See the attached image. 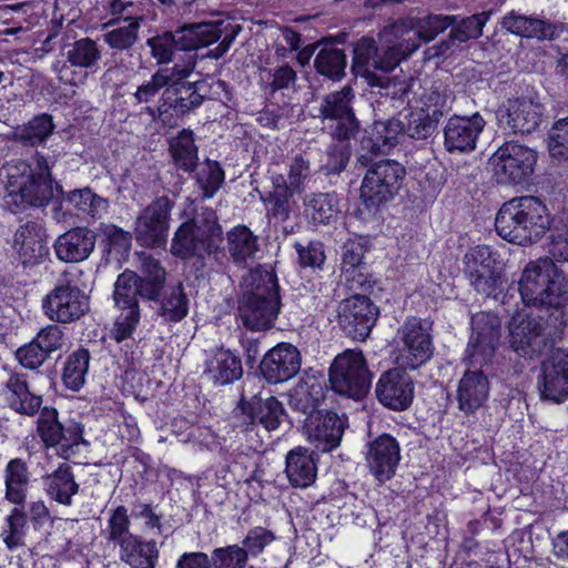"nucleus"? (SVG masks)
I'll use <instances>...</instances> for the list:
<instances>
[{
	"label": "nucleus",
	"mask_w": 568,
	"mask_h": 568,
	"mask_svg": "<svg viewBox=\"0 0 568 568\" xmlns=\"http://www.w3.org/2000/svg\"><path fill=\"white\" fill-rule=\"evenodd\" d=\"M240 31L242 26L229 20L184 23L175 30L158 32L146 40V45L151 49V55L158 64H168L173 61L176 52H186V57L196 53L200 48L221 40L216 48L203 55L220 59L230 49Z\"/></svg>",
	"instance_id": "nucleus-1"
},
{
	"label": "nucleus",
	"mask_w": 568,
	"mask_h": 568,
	"mask_svg": "<svg viewBox=\"0 0 568 568\" xmlns=\"http://www.w3.org/2000/svg\"><path fill=\"white\" fill-rule=\"evenodd\" d=\"M37 168L26 161L8 164L4 205L12 213L45 206L53 197V179L47 159L37 152Z\"/></svg>",
	"instance_id": "nucleus-2"
},
{
	"label": "nucleus",
	"mask_w": 568,
	"mask_h": 568,
	"mask_svg": "<svg viewBox=\"0 0 568 568\" xmlns=\"http://www.w3.org/2000/svg\"><path fill=\"white\" fill-rule=\"evenodd\" d=\"M358 162L367 166L359 187L361 215H376L398 195L406 179V169L398 161L384 159L371 163L366 154Z\"/></svg>",
	"instance_id": "nucleus-3"
},
{
	"label": "nucleus",
	"mask_w": 568,
	"mask_h": 568,
	"mask_svg": "<svg viewBox=\"0 0 568 568\" xmlns=\"http://www.w3.org/2000/svg\"><path fill=\"white\" fill-rule=\"evenodd\" d=\"M223 243V231L213 209H194L190 219L176 230L171 244V253L181 258L203 257L216 253Z\"/></svg>",
	"instance_id": "nucleus-4"
},
{
	"label": "nucleus",
	"mask_w": 568,
	"mask_h": 568,
	"mask_svg": "<svg viewBox=\"0 0 568 568\" xmlns=\"http://www.w3.org/2000/svg\"><path fill=\"white\" fill-rule=\"evenodd\" d=\"M538 152L515 140L504 142L488 159L498 185L527 190L534 185Z\"/></svg>",
	"instance_id": "nucleus-5"
},
{
	"label": "nucleus",
	"mask_w": 568,
	"mask_h": 568,
	"mask_svg": "<svg viewBox=\"0 0 568 568\" xmlns=\"http://www.w3.org/2000/svg\"><path fill=\"white\" fill-rule=\"evenodd\" d=\"M197 54H187L183 63L172 67V81L164 90V102L172 109L171 115L184 118L211 99L212 85L204 79L187 80L196 65Z\"/></svg>",
	"instance_id": "nucleus-6"
},
{
	"label": "nucleus",
	"mask_w": 568,
	"mask_h": 568,
	"mask_svg": "<svg viewBox=\"0 0 568 568\" xmlns=\"http://www.w3.org/2000/svg\"><path fill=\"white\" fill-rule=\"evenodd\" d=\"M328 376L333 390L356 400L368 393L372 384L363 353L354 349H346L334 358Z\"/></svg>",
	"instance_id": "nucleus-7"
},
{
	"label": "nucleus",
	"mask_w": 568,
	"mask_h": 568,
	"mask_svg": "<svg viewBox=\"0 0 568 568\" xmlns=\"http://www.w3.org/2000/svg\"><path fill=\"white\" fill-rule=\"evenodd\" d=\"M355 92L351 84L323 97L320 116L323 120L335 121L332 136L337 141H349L359 132L361 123L353 109Z\"/></svg>",
	"instance_id": "nucleus-8"
},
{
	"label": "nucleus",
	"mask_w": 568,
	"mask_h": 568,
	"mask_svg": "<svg viewBox=\"0 0 568 568\" xmlns=\"http://www.w3.org/2000/svg\"><path fill=\"white\" fill-rule=\"evenodd\" d=\"M545 105L531 97L507 99L495 111L498 126L514 134H531L545 118Z\"/></svg>",
	"instance_id": "nucleus-9"
},
{
	"label": "nucleus",
	"mask_w": 568,
	"mask_h": 568,
	"mask_svg": "<svg viewBox=\"0 0 568 568\" xmlns=\"http://www.w3.org/2000/svg\"><path fill=\"white\" fill-rule=\"evenodd\" d=\"M510 345L524 357L544 354L555 345V338L542 317L531 315L513 317L509 323Z\"/></svg>",
	"instance_id": "nucleus-10"
},
{
	"label": "nucleus",
	"mask_w": 568,
	"mask_h": 568,
	"mask_svg": "<svg viewBox=\"0 0 568 568\" xmlns=\"http://www.w3.org/2000/svg\"><path fill=\"white\" fill-rule=\"evenodd\" d=\"M432 323L419 317H408L398 329L404 344L397 363L404 369H416L433 355Z\"/></svg>",
	"instance_id": "nucleus-11"
},
{
	"label": "nucleus",
	"mask_w": 568,
	"mask_h": 568,
	"mask_svg": "<svg viewBox=\"0 0 568 568\" xmlns=\"http://www.w3.org/2000/svg\"><path fill=\"white\" fill-rule=\"evenodd\" d=\"M379 315L378 307L365 295L345 298L338 307L341 329L355 341H365Z\"/></svg>",
	"instance_id": "nucleus-12"
},
{
	"label": "nucleus",
	"mask_w": 568,
	"mask_h": 568,
	"mask_svg": "<svg viewBox=\"0 0 568 568\" xmlns=\"http://www.w3.org/2000/svg\"><path fill=\"white\" fill-rule=\"evenodd\" d=\"M172 206L168 196H160L141 212L134 227L135 241L140 245L153 248L165 244Z\"/></svg>",
	"instance_id": "nucleus-13"
},
{
	"label": "nucleus",
	"mask_w": 568,
	"mask_h": 568,
	"mask_svg": "<svg viewBox=\"0 0 568 568\" xmlns=\"http://www.w3.org/2000/svg\"><path fill=\"white\" fill-rule=\"evenodd\" d=\"M497 316L480 313L471 320V335L465 352V361L471 365H486L495 355L501 336Z\"/></svg>",
	"instance_id": "nucleus-14"
},
{
	"label": "nucleus",
	"mask_w": 568,
	"mask_h": 568,
	"mask_svg": "<svg viewBox=\"0 0 568 568\" xmlns=\"http://www.w3.org/2000/svg\"><path fill=\"white\" fill-rule=\"evenodd\" d=\"M537 389L545 402L561 404L568 398V351L557 349L541 362Z\"/></svg>",
	"instance_id": "nucleus-15"
},
{
	"label": "nucleus",
	"mask_w": 568,
	"mask_h": 568,
	"mask_svg": "<svg viewBox=\"0 0 568 568\" xmlns=\"http://www.w3.org/2000/svg\"><path fill=\"white\" fill-rule=\"evenodd\" d=\"M464 273L471 284H501L505 263L488 245L471 247L464 256Z\"/></svg>",
	"instance_id": "nucleus-16"
},
{
	"label": "nucleus",
	"mask_w": 568,
	"mask_h": 568,
	"mask_svg": "<svg viewBox=\"0 0 568 568\" xmlns=\"http://www.w3.org/2000/svg\"><path fill=\"white\" fill-rule=\"evenodd\" d=\"M486 121L478 113L452 115L444 126V148L448 153H469L476 149Z\"/></svg>",
	"instance_id": "nucleus-17"
},
{
	"label": "nucleus",
	"mask_w": 568,
	"mask_h": 568,
	"mask_svg": "<svg viewBox=\"0 0 568 568\" xmlns=\"http://www.w3.org/2000/svg\"><path fill=\"white\" fill-rule=\"evenodd\" d=\"M344 429L345 422L332 410L317 409L304 420L307 439L322 453L339 446Z\"/></svg>",
	"instance_id": "nucleus-18"
},
{
	"label": "nucleus",
	"mask_w": 568,
	"mask_h": 568,
	"mask_svg": "<svg viewBox=\"0 0 568 568\" xmlns=\"http://www.w3.org/2000/svg\"><path fill=\"white\" fill-rule=\"evenodd\" d=\"M43 308L51 320L69 323L89 310V296L79 286H55L43 300Z\"/></svg>",
	"instance_id": "nucleus-19"
},
{
	"label": "nucleus",
	"mask_w": 568,
	"mask_h": 568,
	"mask_svg": "<svg viewBox=\"0 0 568 568\" xmlns=\"http://www.w3.org/2000/svg\"><path fill=\"white\" fill-rule=\"evenodd\" d=\"M403 367L383 373L376 383L378 402L393 410L407 409L414 399V384Z\"/></svg>",
	"instance_id": "nucleus-20"
},
{
	"label": "nucleus",
	"mask_w": 568,
	"mask_h": 568,
	"mask_svg": "<svg viewBox=\"0 0 568 568\" xmlns=\"http://www.w3.org/2000/svg\"><path fill=\"white\" fill-rule=\"evenodd\" d=\"M404 133V122L395 116L376 120L362 131L358 139L361 150L371 155H386L399 143V136Z\"/></svg>",
	"instance_id": "nucleus-21"
},
{
	"label": "nucleus",
	"mask_w": 568,
	"mask_h": 568,
	"mask_svg": "<svg viewBox=\"0 0 568 568\" xmlns=\"http://www.w3.org/2000/svg\"><path fill=\"white\" fill-rule=\"evenodd\" d=\"M258 368L261 376L268 383L288 381L301 368L300 351L292 344H278L263 356Z\"/></svg>",
	"instance_id": "nucleus-22"
},
{
	"label": "nucleus",
	"mask_w": 568,
	"mask_h": 568,
	"mask_svg": "<svg viewBox=\"0 0 568 568\" xmlns=\"http://www.w3.org/2000/svg\"><path fill=\"white\" fill-rule=\"evenodd\" d=\"M399 460V444L392 435L382 434L368 443L367 466L378 481L389 480L395 475Z\"/></svg>",
	"instance_id": "nucleus-23"
},
{
	"label": "nucleus",
	"mask_w": 568,
	"mask_h": 568,
	"mask_svg": "<svg viewBox=\"0 0 568 568\" xmlns=\"http://www.w3.org/2000/svg\"><path fill=\"white\" fill-rule=\"evenodd\" d=\"M138 288L139 286H115L113 292L114 304L121 313L115 317L109 335L116 343L130 338L140 322Z\"/></svg>",
	"instance_id": "nucleus-24"
},
{
	"label": "nucleus",
	"mask_w": 568,
	"mask_h": 568,
	"mask_svg": "<svg viewBox=\"0 0 568 568\" xmlns=\"http://www.w3.org/2000/svg\"><path fill=\"white\" fill-rule=\"evenodd\" d=\"M138 294L158 305V314L165 323H179L189 313V302L182 286H139Z\"/></svg>",
	"instance_id": "nucleus-25"
},
{
	"label": "nucleus",
	"mask_w": 568,
	"mask_h": 568,
	"mask_svg": "<svg viewBox=\"0 0 568 568\" xmlns=\"http://www.w3.org/2000/svg\"><path fill=\"white\" fill-rule=\"evenodd\" d=\"M45 227L40 221H28L14 233V247L24 265H34L49 255Z\"/></svg>",
	"instance_id": "nucleus-26"
},
{
	"label": "nucleus",
	"mask_w": 568,
	"mask_h": 568,
	"mask_svg": "<svg viewBox=\"0 0 568 568\" xmlns=\"http://www.w3.org/2000/svg\"><path fill=\"white\" fill-rule=\"evenodd\" d=\"M97 237L98 234L89 227H72L54 241L55 255L65 263L82 262L93 252Z\"/></svg>",
	"instance_id": "nucleus-27"
},
{
	"label": "nucleus",
	"mask_w": 568,
	"mask_h": 568,
	"mask_svg": "<svg viewBox=\"0 0 568 568\" xmlns=\"http://www.w3.org/2000/svg\"><path fill=\"white\" fill-rule=\"evenodd\" d=\"M54 129L53 116L43 112L23 124L11 125L8 132L2 133V136L4 141L22 148H38L47 143Z\"/></svg>",
	"instance_id": "nucleus-28"
},
{
	"label": "nucleus",
	"mask_w": 568,
	"mask_h": 568,
	"mask_svg": "<svg viewBox=\"0 0 568 568\" xmlns=\"http://www.w3.org/2000/svg\"><path fill=\"white\" fill-rule=\"evenodd\" d=\"M457 22V16H445L429 13L425 17L407 18L400 21V24L407 30H415L414 38L405 40L404 52L406 55L416 51L420 42H430L439 33L454 26Z\"/></svg>",
	"instance_id": "nucleus-29"
},
{
	"label": "nucleus",
	"mask_w": 568,
	"mask_h": 568,
	"mask_svg": "<svg viewBox=\"0 0 568 568\" xmlns=\"http://www.w3.org/2000/svg\"><path fill=\"white\" fill-rule=\"evenodd\" d=\"M516 200L518 206L525 207L521 216L524 231H527L526 245L539 242L547 232L551 234L554 216L544 201L532 195L517 196Z\"/></svg>",
	"instance_id": "nucleus-30"
},
{
	"label": "nucleus",
	"mask_w": 568,
	"mask_h": 568,
	"mask_svg": "<svg viewBox=\"0 0 568 568\" xmlns=\"http://www.w3.org/2000/svg\"><path fill=\"white\" fill-rule=\"evenodd\" d=\"M280 286H255L251 292V331L270 329L281 310Z\"/></svg>",
	"instance_id": "nucleus-31"
},
{
	"label": "nucleus",
	"mask_w": 568,
	"mask_h": 568,
	"mask_svg": "<svg viewBox=\"0 0 568 568\" xmlns=\"http://www.w3.org/2000/svg\"><path fill=\"white\" fill-rule=\"evenodd\" d=\"M303 214L310 225L317 229L335 224L342 213L341 197L332 192H313L303 199Z\"/></svg>",
	"instance_id": "nucleus-32"
},
{
	"label": "nucleus",
	"mask_w": 568,
	"mask_h": 568,
	"mask_svg": "<svg viewBox=\"0 0 568 568\" xmlns=\"http://www.w3.org/2000/svg\"><path fill=\"white\" fill-rule=\"evenodd\" d=\"M489 381L481 369H467L457 387L458 408L466 415L474 414L488 399Z\"/></svg>",
	"instance_id": "nucleus-33"
},
{
	"label": "nucleus",
	"mask_w": 568,
	"mask_h": 568,
	"mask_svg": "<svg viewBox=\"0 0 568 568\" xmlns=\"http://www.w3.org/2000/svg\"><path fill=\"white\" fill-rule=\"evenodd\" d=\"M38 433L47 446L59 445L63 450L78 445L81 434L75 426L64 427L54 408L44 407L38 418Z\"/></svg>",
	"instance_id": "nucleus-34"
},
{
	"label": "nucleus",
	"mask_w": 568,
	"mask_h": 568,
	"mask_svg": "<svg viewBox=\"0 0 568 568\" xmlns=\"http://www.w3.org/2000/svg\"><path fill=\"white\" fill-rule=\"evenodd\" d=\"M500 24L513 34L524 38H535L538 40L557 39L562 31L561 26L554 24L541 19L523 16L516 11H510L506 14Z\"/></svg>",
	"instance_id": "nucleus-35"
},
{
	"label": "nucleus",
	"mask_w": 568,
	"mask_h": 568,
	"mask_svg": "<svg viewBox=\"0 0 568 568\" xmlns=\"http://www.w3.org/2000/svg\"><path fill=\"white\" fill-rule=\"evenodd\" d=\"M285 473L293 487L306 488L317 476V458L313 450L306 447H295L285 458Z\"/></svg>",
	"instance_id": "nucleus-36"
},
{
	"label": "nucleus",
	"mask_w": 568,
	"mask_h": 568,
	"mask_svg": "<svg viewBox=\"0 0 568 568\" xmlns=\"http://www.w3.org/2000/svg\"><path fill=\"white\" fill-rule=\"evenodd\" d=\"M525 207L518 206L516 197L505 202L498 210L495 217L497 234L517 245L525 246L527 231H524L523 216Z\"/></svg>",
	"instance_id": "nucleus-37"
},
{
	"label": "nucleus",
	"mask_w": 568,
	"mask_h": 568,
	"mask_svg": "<svg viewBox=\"0 0 568 568\" xmlns=\"http://www.w3.org/2000/svg\"><path fill=\"white\" fill-rule=\"evenodd\" d=\"M119 559L130 568H156L159 548L155 540H143L139 535L123 540Z\"/></svg>",
	"instance_id": "nucleus-38"
},
{
	"label": "nucleus",
	"mask_w": 568,
	"mask_h": 568,
	"mask_svg": "<svg viewBox=\"0 0 568 568\" xmlns=\"http://www.w3.org/2000/svg\"><path fill=\"white\" fill-rule=\"evenodd\" d=\"M241 361L230 351L219 348L206 359L204 374L214 384L225 385L242 376Z\"/></svg>",
	"instance_id": "nucleus-39"
},
{
	"label": "nucleus",
	"mask_w": 568,
	"mask_h": 568,
	"mask_svg": "<svg viewBox=\"0 0 568 568\" xmlns=\"http://www.w3.org/2000/svg\"><path fill=\"white\" fill-rule=\"evenodd\" d=\"M44 491L60 505L71 506L73 496L79 493L80 485L75 481L71 467L60 465L43 479Z\"/></svg>",
	"instance_id": "nucleus-40"
},
{
	"label": "nucleus",
	"mask_w": 568,
	"mask_h": 568,
	"mask_svg": "<svg viewBox=\"0 0 568 568\" xmlns=\"http://www.w3.org/2000/svg\"><path fill=\"white\" fill-rule=\"evenodd\" d=\"M4 498L11 504L22 505L27 499L30 471L22 458L10 459L3 469Z\"/></svg>",
	"instance_id": "nucleus-41"
},
{
	"label": "nucleus",
	"mask_w": 568,
	"mask_h": 568,
	"mask_svg": "<svg viewBox=\"0 0 568 568\" xmlns=\"http://www.w3.org/2000/svg\"><path fill=\"white\" fill-rule=\"evenodd\" d=\"M361 77L364 78L371 88H377V93L381 97L390 98L392 100H399L402 102L407 98L410 87L412 78L403 74H378L373 70L365 69Z\"/></svg>",
	"instance_id": "nucleus-42"
},
{
	"label": "nucleus",
	"mask_w": 568,
	"mask_h": 568,
	"mask_svg": "<svg viewBox=\"0 0 568 568\" xmlns=\"http://www.w3.org/2000/svg\"><path fill=\"white\" fill-rule=\"evenodd\" d=\"M565 286H509L517 291L524 304L536 307L559 308L568 303Z\"/></svg>",
	"instance_id": "nucleus-43"
},
{
	"label": "nucleus",
	"mask_w": 568,
	"mask_h": 568,
	"mask_svg": "<svg viewBox=\"0 0 568 568\" xmlns=\"http://www.w3.org/2000/svg\"><path fill=\"white\" fill-rule=\"evenodd\" d=\"M290 407L298 413L310 416L320 409L325 397V387L315 378L298 383L288 395Z\"/></svg>",
	"instance_id": "nucleus-44"
},
{
	"label": "nucleus",
	"mask_w": 568,
	"mask_h": 568,
	"mask_svg": "<svg viewBox=\"0 0 568 568\" xmlns=\"http://www.w3.org/2000/svg\"><path fill=\"white\" fill-rule=\"evenodd\" d=\"M169 152L179 170L191 173L199 162L194 132L191 129H183L175 136L170 138Z\"/></svg>",
	"instance_id": "nucleus-45"
},
{
	"label": "nucleus",
	"mask_w": 568,
	"mask_h": 568,
	"mask_svg": "<svg viewBox=\"0 0 568 568\" xmlns=\"http://www.w3.org/2000/svg\"><path fill=\"white\" fill-rule=\"evenodd\" d=\"M100 245L103 256L114 255L118 262L126 261L132 246V234L112 223H101L99 226Z\"/></svg>",
	"instance_id": "nucleus-46"
},
{
	"label": "nucleus",
	"mask_w": 568,
	"mask_h": 568,
	"mask_svg": "<svg viewBox=\"0 0 568 568\" xmlns=\"http://www.w3.org/2000/svg\"><path fill=\"white\" fill-rule=\"evenodd\" d=\"M567 278L552 258L539 257L530 261L521 272L517 284H567Z\"/></svg>",
	"instance_id": "nucleus-47"
},
{
	"label": "nucleus",
	"mask_w": 568,
	"mask_h": 568,
	"mask_svg": "<svg viewBox=\"0 0 568 568\" xmlns=\"http://www.w3.org/2000/svg\"><path fill=\"white\" fill-rule=\"evenodd\" d=\"M347 55L344 49L322 47L314 59L316 73L332 82H339L346 77Z\"/></svg>",
	"instance_id": "nucleus-48"
},
{
	"label": "nucleus",
	"mask_w": 568,
	"mask_h": 568,
	"mask_svg": "<svg viewBox=\"0 0 568 568\" xmlns=\"http://www.w3.org/2000/svg\"><path fill=\"white\" fill-rule=\"evenodd\" d=\"M57 192L68 205L92 217L105 211L109 206L108 200L95 194L90 187L75 189L65 193L62 186L58 184Z\"/></svg>",
	"instance_id": "nucleus-49"
},
{
	"label": "nucleus",
	"mask_w": 568,
	"mask_h": 568,
	"mask_svg": "<svg viewBox=\"0 0 568 568\" xmlns=\"http://www.w3.org/2000/svg\"><path fill=\"white\" fill-rule=\"evenodd\" d=\"M284 415L282 404L274 397L262 398L255 395L251 398V425L260 424L266 430L276 429Z\"/></svg>",
	"instance_id": "nucleus-50"
},
{
	"label": "nucleus",
	"mask_w": 568,
	"mask_h": 568,
	"mask_svg": "<svg viewBox=\"0 0 568 568\" xmlns=\"http://www.w3.org/2000/svg\"><path fill=\"white\" fill-rule=\"evenodd\" d=\"M190 174H193L203 200L213 197L224 182L222 166L217 161L210 159L197 162Z\"/></svg>",
	"instance_id": "nucleus-51"
},
{
	"label": "nucleus",
	"mask_w": 568,
	"mask_h": 568,
	"mask_svg": "<svg viewBox=\"0 0 568 568\" xmlns=\"http://www.w3.org/2000/svg\"><path fill=\"white\" fill-rule=\"evenodd\" d=\"M62 50L67 61L77 68L95 70L101 59L99 45L91 38H82L72 44H65Z\"/></svg>",
	"instance_id": "nucleus-52"
},
{
	"label": "nucleus",
	"mask_w": 568,
	"mask_h": 568,
	"mask_svg": "<svg viewBox=\"0 0 568 568\" xmlns=\"http://www.w3.org/2000/svg\"><path fill=\"white\" fill-rule=\"evenodd\" d=\"M27 518L21 508L14 507L6 517L0 537L9 550H14L24 545L27 534Z\"/></svg>",
	"instance_id": "nucleus-53"
},
{
	"label": "nucleus",
	"mask_w": 568,
	"mask_h": 568,
	"mask_svg": "<svg viewBox=\"0 0 568 568\" xmlns=\"http://www.w3.org/2000/svg\"><path fill=\"white\" fill-rule=\"evenodd\" d=\"M90 354L87 349H78L72 353L63 369V382L72 390H79L84 382L89 369Z\"/></svg>",
	"instance_id": "nucleus-54"
},
{
	"label": "nucleus",
	"mask_w": 568,
	"mask_h": 568,
	"mask_svg": "<svg viewBox=\"0 0 568 568\" xmlns=\"http://www.w3.org/2000/svg\"><path fill=\"white\" fill-rule=\"evenodd\" d=\"M143 20L142 17H132L131 13L124 18L128 22L126 26L118 27L103 34L104 41L116 50H128L138 40V31L140 29V22Z\"/></svg>",
	"instance_id": "nucleus-55"
},
{
	"label": "nucleus",
	"mask_w": 568,
	"mask_h": 568,
	"mask_svg": "<svg viewBox=\"0 0 568 568\" xmlns=\"http://www.w3.org/2000/svg\"><path fill=\"white\" fill-rule=\"evenodd\" d=\"M554 226L549 234V252L568 262V209L554 215Z\"/></svg>",
	"instance_id": "nucleus-56"
},
{
	"label": "nucleus",
	"mask_w": 568,
	"mask_h": 568,
	"mask_svg": "<svg viewBox=\"0 0 568 568\" xmlns=\"http://www.w3.org/2000/svg\"><path fill=\"white\" fill-rule=\"evenodd\" d=\"M172 67L160 68L151 77L150 81L142 83L136 88L133 97L138 103H149L162 89L170 87L172 81Z\"/></svg>",
	"instance_id": "nucleus-57"
},
{
	"label": "nucleus",
	"mask_w": 568,
	"mask_h": 568,
	"mask_svg": "<svg viewBox=\"0 0 568 568\" xmlns=\"http://www.w3.org/2000/svg\"><path fill=\"white\" fill-rule=\"evenodd\" d=\"M251 23L257 26L258 29L254 32L255 41L260 40V37L263 36L266 40L271 39L272 43H275L277 32L281 31L284 40L291 47V50H298L302 44V36L297 31H295L291 27H277L274 21H254L251 19Z\"/></svg>",
	"instance_id": "nucleus-58"
},
{
	"label": "nucleus",
	"mask_w": 568,
	"mask_h": 568,
	"mask_svg": "<svg viewBox=\"0 0 568 568\" xmlns=\"http://www.w3.org/2000/svg\"><path fill=\"white\" fill-rule=\"evenodd\" d=\"M106 540L114 542L119 547L123 540L129 537H134V534L130 532V518L128 509L124 506H118L111 511V515L106 523Z\"/></svg>",
	"instance_id": "nucleus-59"
},
{
	"label": "nucleus",
	"mask_w": 568,
	"mask_h": 568,
	"mask_svg": "<svg viewBox=\"0 0 568 568\" xmlns=\"http://www.w3.org/2000/svg\"><path fill=\"white\" fill-rule=\"evenodd\" d=\"M212 568H245L248 552L245 547L229 545L212 551Z\"/></svg>",
	"instance_id": "nucleus-60"
},
{
	"label": "nucleus",
	"mask_w": 568,
	"mask_h": 568,
	"mask_svg": "<svg viewBox=\"0 0 568 568\" xmlns=\"http://www.w3.org/2000/svg\"><path fill=\"white\" fill-rule=\"evenodd\" d=\"M488 20V13L481 12L476 13L466 18L452 26V33L458 43H465L473 39H478L483 34V28Z\"/></svg>",
	"instance_id": "nucleus-61"
},
{
	"label": "nucleus",
	"mask_w": 568,
	"mask_h": 568,
	"mask_svg": "<svg viewBox=\"0 0 568 568\" xmlns=\"http://www.w3.org/2000/svg\"><path fill=\"white\" fill-rule=\"evenodd\" d=\"M548 150L551 158L568 160V116L552 123L548 132Z\"/></svg>",
	"instance_id": "nucleus-62"
},
{
	"label": "nucleus",
	"mask_w": 568,
	"mask_h": 568,
	"mask_svg": "<svg viewBox=\"0 0 568 568\" xmlns=\"http://www.w3.org/2000/svg\"><path fill=\"white\" fill-rule=\"evenodd\" d=\"M227 246L233 262L243 267L248 257V227L237 225L227 232Z\"/></svg>",
	"instance_id": "nucleus-63"
},
{
	"label": "nucleus",
	"mask_w": 568,
	"mask_h": 568,
	"mask_svg": "<svg viewBox=\"0 0 568 568\" xmlns=\"http://www.w3.org/2000/svg\"><path fill=\"white\" fill-rule=\"evenodd\" d=\"M311 162L305 154H295L288 163L287 180L293 191L301 194L305 189L306 181L311 178Z\"/></svg>",
	"instance_id": "nucleus-64"
}]
</instances>
